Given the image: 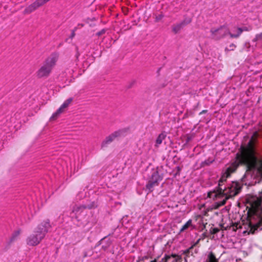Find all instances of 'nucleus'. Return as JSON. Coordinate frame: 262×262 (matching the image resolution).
Returning a JSON list of instances; mask_svg holds the SVG:
<instances>
[{
	"mask_svg": "<svg viewBox=\"0 0 262 262\" xmlns=\"http://www.w3.org/2000/svg\"><path fill=\"white\" fill-rule=\"evenodd\" d=\"M255 132L247 143L242 144L236 155V160L224 171L219 181L220 188L209 191L208 197L213 200H226L237 195L244 184L252 186L262 176V155L257 146Z\"/></svg>",
	"mask_w": 262,
	"mask_h": 262,
	"instance_id": "nucleus-1",
	"label": "nucleus"
},
{
	"mask_svg": "<svg viewBox=\"0 0 262 262\" xmlns=\"http://www.w3.org/2000/svg\"><path fill=\"white\" fill-rule=\"evenodd\" d=\"M50 227L49 220H46L39 225L33 233L27 238V244L30 246H35L38 245L45 237Z\"/></svg>",
	"mask_w": 262,
	"mask_h": 262,
	"instance_id": "nucleus-2",
	"label": "nucleus"
},
{
	"mask_svg": "<svg viewBox=\"0 0 262 262\" xmlns=\"http://www.w3.org/2000/svg\"><path fill=\"white\" fill-rule=\"evenodd\" d=\"M58 59L56 53L52 54L47 58L42 65L36 72V76L38 78H47L51 74L54 67Z\"/></svg>",
	"mask_w": 262,
	"mask_h": 262,
	"instance_id": "nucleus-3",
	"label": "nucleus"
},
{
	"mask_svg": "<svg viewBox=\"0 0 262 262\" xmlns=\"http://www.w3.org/2000/svg\"><path fill=\"white\" fill-rule=\"evenodd\" d=\"M162 180V177L160 176L158 171H154L146 188L148 190V193L153 191L154 188L159 185V182Z\"/></svg>",
	"mask_w": 262,
	"mask_h": 262,
	"instance_id": "nucleus-4",
	"label": "nucleus"
},
{
	"mask_svg": "<svg viewBox=\"0 0 262 262\" xmlns=\"http://www.w3.org/2000/svg\"><path fill=\"white\" fill-rule=\"evenodd\" d=\"M210 32L213 37L216 39H220L227 34L230 35L231 33L228 28L224 26L221 27L218 29L212 28L211 29Z\"/></svg>",
	"mask_w": 262,
	"mask_h": 262,
	"instance_id": "nucleus-5",
	"label": "nucleus"
},
{
	"mask_svg": "<svg viewBox=\"0 0 262 262\" xmlns=\"http://www.w3.org/2000/svg\"><path fill=\"white\" fill-rule=\"evenodd\" d=\"M96 207L97 205L95 202H93L90 205H88L87 206L75 205L73 208L72 214H71V216L72 217L78 218L77 215L82 211L83 209L86 208H88L89 209H92L93 208H95Z\"/></svg>",
	"mask_w": 262,
	"mask_h": 262,
	"instance_id": "nucleus-6",
	"label": "nucleus"
},
{
	"mask_svg": "<svg viewBox=\"0 0 262 262\" xmlns=\"http://www.w3.org/2000/svg\"><path fill=\"white\" fill-rule=\"evenodd\" d=\"M50 0H36L25 9V12L30 13Z\"/></svg>",
	"mask_w": 262,
	"mask_h": 262,
	"instance_id": "nucleus-7",
	"label": "nucleus"
},
{
	"mask_svg": "<svg viewBox=\"0 0 262 262\" xmlns=\"http://www.w3.org/2000/svg\"><path fill=\"white\" fill-rule=\"evenodd\" d=\"M121 132L118 130L114 132L108 136L106 137V138L102 141L101 143V147H104L107 146V144L111 143L115 139L119 136H120Z\"/></svg>",
	"mask_w": 262,
	"mask_h": 262,
	"instance_id": "nucleus-8",
	"label": "nucleus"
},
{
	"mask_svg": "<svg viewBox=\"0 0 262 262\" xmlns=\"http://www.w3.org/2000/svg\"><path fill=\"white\" fill-rule=\"evenodd\" d=\"M72 98H70L66 100L61 106L57 110V111L53 114L50 119H56L58 116L63 111V110L68 106L69 104L72 102Z\"/></svg>",
	"mask_w": 262,
	"mask_h": 262,
	"instance_id": "nucleus-9",
	"label": "nucleus"
},
{
	"mask_svg": "<svg viewBox=\"0 0 262 262\" xmlns=\"http://www.w3.org/2000/svg\"><path fill=\"white\" fill-rule=\"evenodd\" d=\"M253 45H254L257 48H260L262 47V33L256 35L255 37L253 39Z\"/></svg>",
	"mask_w": 262,
	"mask_h": 262,
	"instance_id": "nucleus-10",
	"label": "nucleus"
},
{
	"mask_svg": "<svg viewBox=\"0 0 262 262\" xmlns=\"http://www.w3.org/2000/svg\"><path fill=\"white\" fill-rule=\"evenodd\" d=\"M206 262H219V259L216 258L212 252H209L206 255Z\"/></svg>",
	"mask_w": 262,
	"mask_h": 262,
	"instance_id": "nucleus-11",
	"label": "nucleus"
},
{
	"mask_svg": "<svg viewBox=\"0 0 262 262\" xmlns=\"http://www.w3.org/2000/svg\"><path fill=\"white\" fill-rule=\"evenodd\" d=\"M166 135L164 133H162L159 135L156 140L155 146L158 147L165 139Z\"/></svg>",
	"mask_w": 262,
	"mask_h": 262,
	"instance_id": "nucleus-12",
	"label": "nucleus"
},
{
	"mask_svg": "<svg viewBox=\"0 0 262 262\" xmlns=\"http://www.w3.org/2000/svg\"><path fill=\"white\" fill-rule=\"evenodd\" d=\"M236 31H237V33L236 34H234V33H230V37H232V38H237L239 36V35L241 34V33L244 31H248V29L247 27H243V28H237L236 29Z\"/></svg>",
	"mask_w": 262,
	"mask_h": 262,
	"instance_id": "nucleus-13",
	"label": "nucleus"
},
{
	"mask_svg": "<svg viewBox=\"0 0 262 262\" xmlns=\"http://www.w3.org/2000/svg\"><path fill=\"white\" fill-rule=\"evenodd\" d=\"M185 25L184 22H182L180 24L174 25L172 27V31L174 33H177L179 32L181 29Z\"/></svg>",
	"mask_w": 262,
	"mask_h": 262,
	"instance_id": "nucleus-14",
	"label": "nucleus"
},
{
	"mask_svg": "<svg viewBox=\"0 0 262 262\" xmlns=\"http://www.w3.org/2000/svg\"><path fill=\"white\" fill-rule=\"evenodd\" d=\"M192 220L190 219L180 229V233H182L184 231L187 230L189 227H192Z\"/></svg>",
	"mask_w": 262,
	"mask_h": 262,
	"instance_id": "nucleus-15",
	"label": "nucleus"
},
{
	"mask_svg": "<svg viewBox=\"0 0 262 262\" xmlns=\"http://www.w3.org/2000/svg\"><path fill=\"white\" fill-rule=\"evenodd\" d=\"M162 262H177V259L174 255L166 256L165 259H162Z\"/></svg>",
	"mask_w": 262,
	"mask_h": 262,
	"instance_id": "nucleus-16",
	"label": "nucleus"
},
{
	"mask_svg": "<svg viewBox=\"0 0 262 262\" xmlns=\"http://www.w3.org/2000/svg\"><path fill=\"white\" fill-rule=\"evenodd\" d=\"M20 233V230H17L15 231L12 234L10 241L11 242H13L16 239V238L19 235Z\"/></svg>",
	"mask_w": 262,
	"mask_h": 262,
	"instance_id": "nucleus-17",
	"label": "nucleus"
},
{
	"mask_svg": "<svg viewBox=\"0 0 262 262\" xmlns=\"http://www.w3.org/2000/svg\"><path fill=\"white\" fill-rule=\"evenodd\" d=\"M235 48V45L233 43L231 44L228 48H226V51H232Z\"/></svg>",
	"mask_w": 262,
	"mask_h": 262,
	"instance_id": "nucleus-18",
	"label": "nucleus"
},
{
	"mask_svg": "<svg viewBox=\"0 0 262 262\" xmlns=\"http://www.w3.org/2000/svg\"><path fill=\"white\" fill-rule=\"evenodd\" d=\"M236 28H234L233 29L231 30V32L230 33L236 34L237 33V31L236 30Z\"/></svg>",
	"mask_w": 262,
	"mask_h": 262,
	"instance_id": "nucleus-19",
	"label": "nucleus"
},
{
	"mask_svg": "<svg viewBox=\"0 0 262 262\" xmlns=\"http://www.w3.org/2000/svg\"><path fill=\"white\" fill-rule=\"evenodd\" d=\"M199 242V240H198V241H197V242H196V243H195L193 245H192L191 247H190V248H189V249H188V250H187V251H188V252H189V251L190 249H192V248H193V247H194V246H195V245L198 243V242Z\"/></svg>",
	"mask_w": 262,
	"mask_h": 262,
	"instance_id": "nucleus-20",
	"label": "nucleus"
},
{
	"mask_svg": "<svg viewBox=\"0 0 262 262\" xmlns=\"http://www.w3.org/2000/svg\"><path fill=\"white\" fill-rule=\"evenodd\" d=\"M104 33V30H102L101 31L98 32L97 33V35L98 36H99V35H101L102 34H103Z\"/></svg>",
	"mask_w": 262,
	"mask_h": 262,
	"instance_id": "nucleus-21",
	"label": "nucleus"
},
{
	"mask_svg": "<svg viewBox=\"0 0 262 262\" xmlns=\"http://www.w3.org/2000/svg\"><path fill=\"white\" fill-rule=\"evenodd\" d=\"M213 162V161H205V163H206V164H209V163H211Z\"/></svg>",
	"mask_w": 262,
	"mask_h": 262,
	"instance_id": "nucleus-22",
	"label": "nucleus"
},
{
	"mask_svg": "<svg viewBox=\"0 0 262 262\" xmlns=\"http://www.w3.org/2000/svg\"><path fill=\"white\" fill-rule=\"evenodd\" d=\"M206 112H207L206 110H203L200 114H202L205 113Z\"/></svg>",
	"mask_w": 262,
	"mask_h": 262,
	"instance_id": "nucleus-23",
	"label": "nucleus"
},
{
	"mask_svg": "<svg viewBox=\"0 0 262 262\" xmlns=\"http://www.w3.org/2000/svg\"><path fill=\"white\" fill-rule=\"evenodd\" d=\"M260 52H261V53H262V48H261V51H260Z\"/></svg>",
	"mask_w": 262,
	"mask_h": 262,
	"instance_id": "nucleus-24",
	"label": "nucleus"
}]
</instances>
